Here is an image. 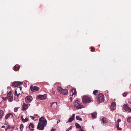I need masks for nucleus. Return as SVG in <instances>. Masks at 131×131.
Returning <instances> with one entry per match:
<instances>
[{
    "instance_id": "obj_1",
    "label": "nucleus",
    "mask_w": 131,
    "mask_h": 131,
    "mask_svg": "<svg viewBox=\"0 0 131 131\" xmlns=\"http://www.w3.org/2000/svg\"><path fill=\"white\" fill-rule=\"evenodd\" d=\"M39 120V122L38 124L37 129L39 130H43L47 125V121L43 116L40 118Z\"/></svg>"
},
{
    "instance_id": "obj_2",
    "label": "nucleus",
    "mask_w": 131,
    "mask_h": 131,
    "mask_svg": "<svg viewBox=\"0 0 131 131\" xmlns=\"http://www.w3.org/2000/svg\"><path fill=\"white\" fill-rule=\"evenodd\" d=\"M57 90L59 93L64 95H67L68 93L67 89H63L60 87H58Z\"/></svg>"
},
{
    "instance_id": "obj_3",
    "label": "nucleus",
    "mask_w": 131,
    "mask_h": 131,
    "mask_svg": "<svg viewBox=\"0 0 131 131\" xmlns=\"http://www.w3.org/2000/svg\"><path fill=\"white\" fill-rule=\"evenodd\" d=\"M74 107L77 109H81L84 107L81 104L80 102L78 100H76L74 103Z\"/></svg>"
},
{
    "instance_id": "obj_4",
    "label": "nucleus",
    "mask_w": 131,
    "mask_h": 131,
    "mask_svg": "<svg viewBox=\"0 0 131 131\" xmlns=\"http://www.w3.org/2000/svg\"><path fill=\"white\" fill-rule=\"evenodd\" d=\"M82 100L83 103L85 104L89 103L91 101V98L86 96H84L82 97Z\"/></svg>"
},
{
    "instance_id": "obj_5",
    "label": "nucleus",
    "mask_w": 131,
    "mask_h": 131,
    "mask_svg": "<svg viewBox=\"0 0 131 131\" xmlns=\"http://www.w3.org/2000/svg\"><path fill=\"white\" fill-rule=\"evenodd\" d=\"M104 100V95L102 93L100 94L98 96L97 102L99 103L102 102Z\"/></svg>"
},
{
    "instance_id": "obj_6",
    "label": "nucleus",
    "mask_w": 131,
    "mask_h": 131,
    "mask_svg": "<svg viewBox=\"0 0 131 131\" xmlns=\"http://www.w3.org/2000/svg\"><path fill=\"white\" fill-rule=\"evenodd\" d=\"M7 97L9 101L12 102L13 100V95L11 91H10L7 94Z\"/></svg>"
},
{
    "instance_id": "obj_7",
    "label": "nucleus",
    "mask_w": 131,
    "mask_h": 131,
    "mask_svg": "<svg viewBox=\"0 0 131 131\" xmlns=\"http://www.w3.org/2000/svg\"><path fill=\"white\" fill-rule=\"evenodd\" d=\"M47 94H45L43 95H40L38 96V99L40 100H43L46 99L47 97Z\"/></svg>"
},
{
    "instance_id": "obj_8",
    "label": "nucleus",
    "mask_w": 131,
    "mask_h": 131,
    "mask_svg": "<svg viewBox=\"0 0 131 131\" xmlns=\"http://www.w3.org/2000/svg\"><path fill=\"white\" fill-rule=\"evenodd\" d=\"M30 88L31 91L32 92L37 91L39 89V87L35 86H31L30 87Z\"/></svg>"
},
{
    "instance_id": "obj_9",
    "label": "nucleus",
    "mask_w": 131,
    "mask_h": 131,
    "mask_svg": "<svg viewBox=\"0 0 131 131\" xmlns=\"http://www.w3.org/2000/svg\"><path fill=\"white\" fill-rule=\"evenodd\" d=\"M32 100V97L31 96H28L25 98V100L26 102L27 103L30 102Z\"/></svg>"
},
{
    "instance_id": "obj_10",
    "label": "nucleus",
    "mask_w": 131,
    "mask_h": 131,
    "mask_svg": "<svg viewBox=\"0 0 131 131\" xmlns=\"http://www.w3.org/2000/svg\"><path fill=\"white\" fill-rule=\"evenodd\" d=\"M123 108L125 111L128 112H131V108L129 107L127 104H124Z\"/></svg>"
},
{
    "instance_id": "obj_11",
    "label": "nucleus",
    "mask_w": 131,
    "mask_h": 131,
    "mask_svg": "<svg viewBox=\"0 0 131 131\" xmlns=\"http://www.w3.org/2000/svg\"><path fill=\"white\" fill-rule=\"evenodd\" d=\"M23 84V82H22L15 81L13 83L12 85L14 86L17 87L22 84Z\"/></svg>"
},
{
    "instance_id": "obj_12",
    "label": "nucleus",
    "mask_w": 131,
    "mask_h": 131,
    "mask_svg": "<svg viewBox=\"0 0 131 131\" xmlns=\"http://www.w3.org/2000/svg\"><path fill=\"white\" fill-rule=\"evenodd\" d=\"M30 105V104H28L24 103L23 105L22 110L23 111L26 110L28 108L29 106Z\"/></svg>"
},
{
    "instance_id": "obj_13",
    "label": "nucleus",
    "mask_w": 131,
    "mask_h": 131,
    "mask_svg": "<svg viewBox=\"0 0 131 131\" xmlns=\"http://www.w3.org/2000/svg\"><path fill=\"white\" fill-rule=\"evenodd\" d=\"M116 104L114 102H113L111 104V111L115 110V109Z\"/></svg>"
},
{
    "instance_id": "obj_14",
    "label": "nucleus",
    "mask_w": 131,
    "mask_h": 131,
    "mask_svg": "<svg viewBox=\"0 0 131 131\" xmlns=\"http://www.w3.org/2000/svg\"><path fill=\"white\" fill-rule=\"evenodd\" d=\"M75 116V114H73L72 116L69 118V121L67 122V123L68 122H70L73 120L74 119Z\"/></svg>"
},
{
    "instance_id": "obj_15",
    "label": "nucleus",
    "mask_w": 131,
    "mask_h": 131,
    "mask_svg": "<svg viewBox=\"0 0 131 131\" xmlns=\"http://www.w3.org/2000/svg\"><path fill=\"white\" fill-rule=\"evenodd\" d=\"M34 127V125L33 124L30 123L29 126V128L31 131L33 130V128Z\"/></svg>"
},
{
    "instance_id": "obj_16",
    "label": "nucleus",
    "mask_w": 131,
    "mask_h": 131,
    "mask_svg": "<svg viewBox=\"0 0 131 131\" xmlns=\"http://www.w3.org/2000/svg\"><path fill=\"white\" fill-rule=\"evenodd\" d=\"M21 87H18L16 89L15 93V95H17V91H21Z\"/></svg>"
},
{
    "instance_id": "obj_17",
    "label": "nucleus",
    "mask_w": 131,
    "mask_h": 131,
    "mask_svg": "<svg viewBox=\"0 0 131 131\" xmlns=\"http://www.w3.org/2000/svg\"><path fill=\"white\" fill-rule=\"evenodd\" d=\"M102 121L103 124L106 123L108 122L107 119L105 117L103 118L102 119Z\"/></svg>"
},
{
    "instance_id": "obj_18",
    "label": "nucleus",
    "mask_w": 131,
    "mask_h": 131,
    "mask_svg": "<svg viewBox=\"0 0 131 131\" xmlns=\"http://www.w3.org/2000/svg\"><path fill=\"white\" fill-rule=\"evenodd\" d=\"M92 116L93 118H94L96 117L97 114L96 112L92 113Z\"/></svg>"
},
{
    "instance_id": "obj_19",
    "label": "nucleus",
    "mask_w": 131,
    "mask_h": 131,
    "mask_svg": "<svg viewBox=\"0 0 131 131\" xmlns=\"http://www.w3.org/2000/svg\"><path fill=\"white\" fill-rule=\"evenodd\" d=\"M19 66L18 65H16L14 67V69L15 71H17L19 69Z\"/></svg>"
},
{
    "instance_id": "obj_20",
    "label": "nucleus",
    "mask_w": 131,
    "mask_h": 131,
    "mask_svg": "<svg viewBox=\"0 0 131 131\" xmlns=\"http://www.w3.org/2000/svg\"><path fill=\"white\" fill-rule=\"evenodd\" d=\"M71 91L72 93V95H75L76 94V91L74 89L72 90Z\"/></svg>"
},
{
    "instance_id": "obj_21",
    "label": "nucleus",
    "mask_w": 131,
    "mask_h": 131,
    "mask_svg": "<svg viewBox=\"0 0 131 131\" xmlns=\"http://www.w3.org/2000/svg\"><path fill=\"white\" fill-rule=\"evenodd\" d=\"M12 115V117H13V115L11 113H9L7 114L5 117V118L6 119H7L8 117H9L10 115Z\"/></svg>"
},
{
    "instance_id": "obj_22",
    "label": "nucleus",
    "mask_w": 131,
    "mask_h": 131,
    "mask_svg": "<svg viewBox=\"0 0 131 131\" xmlns=\"http://www.w3.org/2000/svg\"><path fill=\"white\" fill-rule=\"evenodd\" d=\"M4 112L3 110H0V119L2 117Z\"/></svg>"
},
{
    "instance_id": "obj_23",
    "label": "nucleus",
    "mask_w": 131,
    "mask_h": 131,
    "mask_svg": "<svg viewBox=\"0 0 131 131\" xmlns=\"http://www.w3.org/2000/svg\"><path fill=\"white\" fill-rule=\"evenodd\" d=\"M75 125L76 127L78 128H81V126L78 123H75Z\"/></svg>"
},
{
    "instance_id": "obj_24",
    "label": "nucleus",
    "mask_w": 131,
    "mask_h": 131,
    "mask_svg": "<svg viewBox=\"0 0 131 131\" xmlns=\"http://www.w3.org/2000/svg\"><path fill=\"white\" fill-rule=\"evenodd\" d=\"M116 127L117 128V129L118 130H121L122 129V128H120L119 127V124H116Z\"/></svg>"
},
{
    "instance_id": "obj_25",
    "label": "nucleus",
    "mask_w": 131,
    "mask_h": 131,
    "mask_svg": "<svg viewBox=\"0 0 131 131\" xmlns=\"http://www.w3.org/2000/svg\"><path fill=\"white\" fill-rule=\"evenodd\" d=\"M76 118L78 120L82 121V119L79 116H77L76 117Z\"/></svg>"
},
{
    "instance_id": "obj_26",
    "label": "nucleus",
    "mask_w": 131,
    "mask_h": 131,
    "mask_svg": "<svg viewBox=\"0 0 131 131\" xmlns=\"http://www.w3.org/2000/svg\"><path fill=\"white\" fill-rule=\"evenodd\" d=\"M24 128V125L23 124H21L20 125V129L21 131H22L23 129Z\"/></svg>"
},
{
    "instance_id": "obj_27",
    "label": "nucleus",
    "mask_w": 131,
    "mask_h": 131,
    "mask_svg": "<svg viewBox=\"0 0 131 131\" xmlns=\"http://www.w3.org/2000/svg\"><path fill=\"white\" fill-rule=\"evenodd\" d=\"M28 118L27 117H26L24 119V120H23V122L25 123L27 122L28 121Z\"/></svg>"
},
{
    "instance_id": "obj_28",
    "label": "nucleus",
    "mask_w": 131,
    "mask_h": 131,
    "mask_svg": "<svg viewBox=\"0 0 131 131\" xmlns=\"http://www.w3.org/2000/svg\"><path fill=\"white\" fill-rule=\"evenodd\" d=\"M127 121L128 122H131V117L128 118Z\"/></svg>"
},
{
    "instance_id": "obj_29",
    "label": "nucleus",
    "mask_w": 131,
    "mask_h": 131,
    "mask_svg": "<svg viewBox=\"0 0 131 131\" xmlns=\"http://www.w3.org/2000/svg\"><path fill=\"white\" fill-rule=\"evenodd\" d=\"M98 92V91L97 90H95L93 92V93L95 95H96V93Z\"/></svg>"
},
{
    "instance_id": "obj_30",
    "label": "nucleus",
    "mask_w": 131,
    "mask_h": 131,
    "mask_svg": "<svg viewBox=\"0 0 131 131\" xmlns=\"http://www.w3.org/2000/svg\"><path fill=\"white\" fill-rule=\"evenodd\" d=\"M127 93V92H126L125 93H124L123 94V96L124 97H125L126 96Z\"/></svg>"
},
{
    "instance_id": "obj_31",
    "label": "nucleus",
    "mask_w": 131,
    "mask_h": 131,
    "mask_svg": "<svg viewBox=\"0 0 131 131\" xmlns=\"http://www.w3.org/2000/svg\"><path fill=\"white\" fill-rule=\"evenodd\" d=\"M18 108L16 107H15L14 109V111L15 112H17V111L18 110Z\"/></svg>"
},
{
    "instance_id": "obj_32",
    "label": "nucleus",
    "mask_w": 131,
    "mask_h": 131,
    "mask_svg": "<svg viewBox=\"0 0 131 131\" xmlns=\"http://www.w3.org/2000/svg\"><path fill=\"white\" fill-rule=\"evenodd\" d=\"M121 121V120L120 119H118L117 121V124H119V123Z\"/></svg>"
},
{
    "instance_id": "obj_33",
    "label": "nucleus",
    "mask_w": 131,
    "mask_h": 131,
    "mask_svg": "<svg viewBox=\"0 0 131 131\" xmlns=\"http://www.w3.org/2000/svg\"><path fill=\"white\" fill-rule=\"evenodd\" d=\"M72 128V126H71L67 129V130L69 131Z\"/></svg>"
},
{
    "instance_id": "obj_34",
    "label": "nucleus",
    "mask_w": 131,
    "mask_h": 131,
    "mask_svg": "<svg viewBox=\"0 0 131 131\" xmlns=\"http://www.w3.org/2000/svg\"><path fill=\"white\" fill-rule=\"evenodd\" d=\"M21 119L22 120L23 122V120L24 119L23 117V116L22 115L21 117Z\"/></svg>"
},
{
    "instance_id": "obj_35",
    "label": "nucleus",
    "mask_w": 131,
    "mask_h": 131,
    "mask_svg": "<svg viewBox=\"0 0 131 131\" xmlns=\"http://www.w3.org/2000/svg\"><path fill=\"white\" fill-rule=\"evenodd\" d=\"M94 49H95L93 47H92L91 48V51H93L94 50Z\"/></svg>"
},
{
    "instance_id": "obj_36",
    "label": "nucleus",
    "mask_w": 131,
    "mask_h": 131,
    "mask_svg": "<svg viewBox=\"0 0 131 131\" xmlns=\"http://www.w3.org/2000/svg\"><path fill=\"white\" fill-rule=\"evenodd\" d=\"M30 117L31 118V119H34L35 118L33 116H30Z\"/></svg>"
},
{
    "instance_id": "obj_37",
    "label": "nucleus",
    "mask_w": 131,
    "mask_h": 131,
    "mask_svg": "<svg viewBox=\"0 0 131 131\" xmlns=\"http://www.w3.org/2000/svg\"><path fill=\"white\" fill-rule=\"evenodd\" d=\"M56 130L55 129H54L53 128H52V129L50 131H55Z\"/></svg>"
},
{
    "instance_id": "obj_38",
    "label": "nucleus",
    "mask_w": 131,
    "mask_h": 131,
    "mask_svg": "<svg viewBox=\"0 0 131 131\" xmlns=\"http://www.w3.org/2000/svg\"><path fill=\"white\" fill-rule=\"evenodd\" d=\"M52 92L53 94H54L55 93V91H54L53 90V89H52Z\"/></svg>"
},
{
    "instance_id": "obj_39",
    "label": "nucleus",
    "mask_w": 131,
    "mask_h": 131,
    "mask_svg": "<svg viewBox=\"0 0 131 131\" xmlns=\"http://www.w3.org/2000/svg\"><path fill=\"white\" fill-rule=\"evenodd\" d=\"M60 122V121L59 120H58L57 122V124H58V123L59 122Z\"/></svg>"
},
{
    "instance_id": "obj_40",
    "label": "nucleus",
    "mask_w": 131,
    "mask_h": 131,
    "mask_svg": "<svg viewBox=\"0 0 131 131\" xmlns=\"http://www.w3.org/2000/svg\"><path fill=\"white\" fill-rule=\"evenodd\" d=\"M70 99L71 101H72V97H71L70 98Z\"/></svg>"
},
{
    "instance_id": "obj_41",
    "label": "nucleus",
    "mask_w": 131,
    "mask_h": 131,
    "mask_svg": "<svg viewBox=\"0 0 131 131\" xmlns=\"http://www.w3.org/2000/svg\"><path fill=\"white\" fill-rule=\"evenodd\" d=\"M79 131H84L82 129H80L79 130Z\"/></svg>"
},
{
    "instance_id": "obj_42",
    "label": "nucleus",
    "mask_w": 131,
    "mask_h": 131,
    "mask_svg": "<svg viewBox=\"0 0 131 131\" xmlns=\"http://www.w3.org/2000/svg\"><path fill=\"white\" fill-rule=\"evenodd\" d=\"M20 93H18V94H17V96H19V95H20Z\"/></svg>"
},
{
    "instance_id": "obj_43",
    "label": "nucleus",
    "mask_w": 131,
    "mask_h": 131,
    "mask_svg": "<svg viewBox=\"0 0 131 131\" xmlns=\"http://www.w3.org/2000/svg\"><path fill=\"white\" fill-rule=\"evenodd\" d=\"M128 103L131 104V102H130V101L128 102Z\"/></svg>"
},
{
    "instance_id": "obj_44",
    "label": "nucleus",
    "mask_w": 131,
    "mask_h": 131,
    "mask_svg": "<svg viewBox=\"0 0 131 131\" xmlns=\"http://www.w3.org/2000/svg\"><path fill=\"white\" fill-rule=\"evenodd\" d=\"M5 127V126H2V128H4Z\"/></svg>"
},
{
    "instance_id": "obj_45",
    "label": "nucleus",
    "mask_w": 131,
    "mask_h": 131,
    "mask_svg": "<svg viewBox=\"0 0 131 131\" xmlns=\"http://www.w3.org/2000/svg\"><path fill=\"white\" fill-rule=\"evenodd\" d=\"M8 128V126L6 128V129L5 130H6Z\"/></svg>"
},
{
    "instance_id": "obj_46",
    "label": "nucleus",
    "mask_w": 131,
    "mask_h": 131,
    "mask_svg": "<svg viewBox=\"0 0 131 131\" xmlns=\"http://www.w3.org/2000/svg\"><path fill=\"white\" fill-rule=\"evenodd\" d=\"M56 104V105H57V103H52V104Z\"/></svg>"
},
{
    "instance_id": "obj_47",
    "label": "nucleus",
    "mask_w": 131,
    "mask_h": 131,
    "mask_svg": "<svg viewBox=\"0 0 131 131\" xmlns=\"http://www.w3.org/2000/svg\"><path fill=\"white\" fill-rule=\"evenodd\" d=\"M10 127H8V129H10Z\"/></svg>"
},
{
    "instance_id": "obj_48",
    "label": "nucleus",
    "mask_w": 131,
    "mask_h": 131,
    "mask_svg": "<svg viewBox=\"0 0 131 131\" xmlns=\"http://www.w3.org/2000/svg\"><path fill=\"white\" fill-rule=\"evenodd\" d=\"M37 120V119H36V120H35V121H36V120Z\"/></svg>"
}]
</instances>
